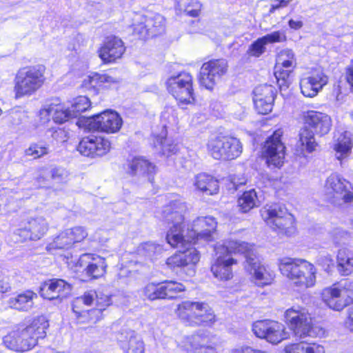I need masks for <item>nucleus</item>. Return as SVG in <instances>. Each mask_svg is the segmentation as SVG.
<instances>
[{"label":"nucleus","mask_w":353,"mask_h":353,"mask_svg":"<svg viewBox=\"0 0 353 353\" xmlns=\"http://www.w3.org/2000/svg\"><path fill=\"white\" fill-rule=\"evenodd\" d=\"M73 245L83 241L88 236L86 229L81 226H76L67 229Z\"/></svg>","instance_id":"nucleus-52"},{"label":"nucleus","mask_w":353,"mask_h":353,"mask_svg":"<svg viewBox=\"0 0 353 353\" xmlns=\"http://www.w3.org/2000/svg\"><path fill=\"white\" fill-rule=\"evenodd\" d=\"M292 71L293 70L285 69L282 67L280 68V66H276V69L274 72V75L276 79H292L290 75Z\"/></svg>","instance_id":"nucleus-59"},{"label":"nucleus","mask_w":353,"mask_h":353,"mask_svg":"<svg viewBox=\"0 0 353 353\" xmlns=\"http://www.w3.org/2000/svg\"><path fill=\"white\" fill-rule=\"evenodd\" d=\"M125 50L123 41L117 37L106 38L99 50V56L104 63H112L120 59Z\"/></svg>","instance_id":"nucleus-25"},{"label":"nucleus","mask_w":353,"mask_h":353,"mask_svg":"<svg viewBox=\"0 0 353 353\" xmlns=\"http://www.w3.org/2000/svg\"><path fill=\"white\" fill-rule=\"evenodd\" d=\"M327 82V78L322 72H317L311 76L305 77L300 81L301 92L305 97H313Z\"/></svg>","instance_id":"nucleus-30"},{"label":"nucleus","mask_w":353,"mask_h":353,"mask_svg":"<svg viewBox=\"0 0 353 353\" xmlns=\"http://www.w3.org/2000/svg\"><path fill=\"white\" fill-rule=\"evenodd\" d=\"M346 324L349 329L353 332V306L349 309V315Z\"/></svg>","instance_id":"nucleus-64"},{"label":"nucleus","mask_w":353,"mask_h":353,"mask_svg":"<svg viewBox=\"0 0 353 353\" xmlns=\"http://www.w3.org/2000/svg\"><path fill=\"white\" fill-rule=\"evenodd\" d=\"M262 38L266 45L268 43H281L286 41L285 34L281 30L274 31L262 37Z\"/></svg>","instance_id":"nucleus-55"},{"label":"nucleus","mask_w":353,"mask_h":353,"mask_svg":"<svg viewBox=\"0 0 353 353\" xmlns=\"http://www.w3.org/2000/svg\"><path fill=\"white\" fill-rule=\"evenodd\" d=\"M189 350L192 353H216L208 333L196 334L187 338Z\"/></svg>","instance_id":"nucleus-32"},{"label":"nucleus","mask_w":353,"mask_h":353,"mask_svg":"<svg viewBox=\"0 0 353 353\" xmlns=\"http://www.w3.org/2000/svg\"><path fill=\"white\" fill-rule=\"evenodd\" d=\"M276 89L271 85H260L253 90V102L259 114H266L272 110Z\"/></svg>","instance_id":"nucleus-20"},{"label":"nucleus","mask_w":353,"mask_h":353,"mask_svg":"<svg viewBox=\"0 0 353 353\" xmlns=\"http://www.w3.org/2000/svg\"><path fill=\"white\" fill-rule=\"evenodd\" d=\"M188 210L186 203L181 199L171 201L162 208L161 215L163 221L172 225L184 224V214Z\"/></svg>","instance_id":"nucleus-24"},{"label":"nucleus","mask_w":353,"mask_h":353,"mask_svg":"<svg viewBox=\"0 0 353 353\" xmlns=\"http://www.w3.org/2000/svg\"><path fill=\"white\" fill-rule=\"evenodd\" d=\"M345 79L353 90V59L346 68Z\"/></svg>","instance_id":"nucleus-60"},{"label":"nucleus","mask_w":353,"mask_h":353,"mask_svg":"<svg viewBox=\"0 0 353 353\" xmlns=\"http://www.w3.org/2000/svg\"><path fill=\"white\" fill-rule=\"evenodd\" d=\"M264 221L279 234L291 236L295 232L294 219L278 204L265 206L261 211Z\"/></svg>","instance_id":"nucleus-8"},{"label":"nucleus","mask_w":353,"mask_h":353,"mask_svg":"<svg viewBox=\"0 0 353 353\" xmlns=\"http://www.w3.org/2000/svg\"><path fill=\"white\" fill-rule=\"evenodd\" d=\"M49 171L46 169H41L39 171L35 181L39 188H48L50 186Z\"/></svg>","instance_id":"nucleus-56"},{"label":"nucleus","mask_w":353,"mask_h":353,"mask_svg":"<svg viewBox=\"0 0 353 353\" xmlns=\"http://www.w3.org/2000/svg\"><path fill=\"white\" fill-rule=\"evenodd\" d=\"M72 290L71 284L59 279L46 281L40 286L41 296L50 300L67 298L71 295Z\"/></svg>","instance_id":"nucleus-22"},{"label":"nucleus","mask_w":353,"mask_h":353,"mask_svg":"<svg viewBox=\"0 0 353 353\" xmlns=\"http://www.w3.org/2000/svg\"><path fill=\"white\" fill-rule=\"evenodd\" d=\"M49 229V224L42 216L30 218L23 228L17 229L14 235L19 241L39 240L43 236Z\"/></svg>","instance_id":"nucleus-19"},{"label":"nucleus","mask_w":353,"mask_h":353,"mask_svg":"<svg viewBox=\"0 0 353 353\" xmlns=\"http://www.w3.org/2000/svg\"><path fill=\"white\" fill-rule=\"evenodd\" d=\"M285 351L286 353H325L322 345L304 341L286 345Z\"/></svg>","instance_id":"nucleus-39"},{"label":"nucleus","mask_w":353,"mask_h":353,"mask_svg":"<svg viewBox=\"0 0 353 353\" xmlns=\"http://www.w3.org/2000/svg\"><path fill=\"white\" fill-rule=\"evenodd\" d=\"M281 274L301 288L315 285L316 269L314 265L300 259H283L279 263Z\"/></svg>","instance_id":"nucleus-3"},{"label":"nucleus","mask_w":353,"mask_h":353,"mask_svg":"<svg viewBox=\"0 0 353 353\" xmlns=\"http://www.w3.org/2000/svg\"><path fill=\"white\" fill-rule=\"evenodd\" d=\"M202 66H205L206 70L211 72L212 76H215L219 79L222 75L225 74L228 68L227 61L223 59L210 60L204 63Z\"/></svg>","instance_id":"nucleus-46"},{"label":"nucleus","mask_w":353,"mask_h":353,"mask_svg":"<svg viewBox=\"0 0 353 353\" xmlns=\"http://www.w3.org/2000/svg\"><path fill=\"white\" fill-rule=\"evenodd\" d=\"M338 270L343 276H347L353 271V252L348 249L342 248L337 254Z\"/></svg>","instance_id":"nucleus-38"},{"label":"nucleus","mask_w":353,"mask_h":353,"mask_svg":"<svg viewBox=\"0 0 353 353\" xmlns=\"http://www.w3.org/2000/svg\"><path fill=\"white\" fill-rule=\"evenodd\" d=\"M90 107L89 99L85 96H79L75 98L70 107L72 116L74 118L79 117L81 112H85Z\"/></svg>","instance_id":"nucleus-47"},{"label":"nucleus","mask_w":353,"mask_h":353,"mask_svg":"<svg viewBox=\"0 0 353 353\" xmlns=\"http://www.w3.org/2000/svg\"><path fill=\"white\" fill-rule=\"evenodd\" d=\"M254 334L271 343H279L288 338V333L282 323L268 319L257 321L252 325Z\"/></svg>","instance_id":"nucleus-15"},{"label":"nucleus","mask_w":353,"mask_h":353,"mask_svg":"<svg viewBox=\"0 0 353 353\" xmlns=\"http://www.w3.org/2000/svg\"><path fill=\"white\" fill-rule=\"evenodd\" d=\"M265 46L263 38L260 37L249 46L247 52L251 57H259L265 52Z\"/></svg>","instance_id":"nucleus-51"},{"label":"nucleus","mask_w":353,"mask_h":353,"mask_svg":"<svg viewBox=\"0 0 353 353\" xmlns=\"http://www.w3.org/2000/svg\"><path fill=\"white\" fill-rule=\"evenodd\" d=\"M110 143L102 137L90 135L83 137L78 144L77 150L85 157L95 158L107 154Z\"/></svg>","instance_id":"nucleus-18"},{"label":"nucleus","mask_w":353,"mask_h":353,"mask_svg":"<svg viewBox=\"0 0 353 353\" xmlns=\"http://www.w3.org/2000/svg\"><path fill=\"white\" fill-rule=\"evenodd\" d=\"M49 174L52 181L58 183H65L68 178L67 170L61 168H54L49 171Z\"/></svg>","instance_id":"nucleus-54"},{"label":"nucleus","mask_w":353,"mask_h":353,"mask_svg":"<svg viewBox=\"0 0 353 353\" xmlns=\"http://www.w3.org/2000/svg\"><path fill=\"white\" fill-rule=\"evenodd\" d=\"M258 205L259 199L254 189L244 192L238 199L239 210L244 213L249 212Z\"/></svg>","instance_id":"nucleus-41"},{"label":"nucleus","mask_w":353,"mask_h":353,"mask_svg":"<svg viewBox=\"0 0 353 353\" xmlns=\"http://www.w3.org/2000/svg\"><path fill=\"white\" fill-rule=\"evenodd\" d=\"M37 294L32 290H26L8 301L9 305L19 311H28L34 305V300L37 299Z\"/></svg>","instance_id":"nucleus-35"},{"label":"nucleus","mask_w":353,"mask_h":353,"mask_svg":"<svg viewBox=\"0 0 353 353\" xmlns=\"http://www.w3.org/2000/svg\"><path fill=\"white\" fill-rule=\"evenodd\" d=\"M282 134V130H277L265 142L264 154L269 165L281 167L283 164L285 153V146L281 141Z\"/></svg>","instance_id":"nucleus-17"},{"label":"nucleus","mask_w":353,"mask_h":353,"mask_svg":"<svg viewBox=\"0 0 353 353\" xmlns=\"http://www.w3.org/2000/svg\"><path fill=\"white\" fill-rule=\"evenodd\" d=\"M45 68L42 65L28 66L19 69L14 79L15 98L30 96L44 83Z\"/></svg>","instance_id":"nucleus-4"},{"label":"nucleus","mask_w":353,"mask_h":353,"mask_svg":"<svg viewBox=\"0 0 353 353\" xmlns=\"http://www.w3.org/2000/svg\"><path fill=\"white\" fill-rule=\"evenodd\" d=\"M176 314L191 325H212L216 321L214 311L204 302L183 301L178 305Z\"/></svg>","instance_id":"nucleus-5"},{"label":"nucleus","mask_w":353,"mask_h":353,"mask_svg":"<svg viewBox=\"0 0 353 353\" xmlns=\"http://www.w3.org/2000/svg\"><path fill=\"white\" fill-rule=\"evenodd\" d=\"M244 253L245 269L251 275L252 281L259 287L271 285L274 279V273L268 267L262 265L254 253V246Z\"/></svg>","instance_id":"nucleus-13"},{"label":"nucleus","mask_w":353,"mask_h":353,"mask_svg":"<svg viewBox=\"0 0 353 353\" xmlns=\"http://www.w3.org/2000/svg\"><path fill=\"white\" fill-rule=\"evenodd\" d=\"M285 69L294 70L296 65L294 53L292 50H282L277 56V65Z\"/></svg>","instance_id":"nucleus-45"},{"label":"nucleus","mask_w":353,"mask_h":353,"mask_svg":"<svg viewBox=\"0 0 353 353\" xmlns=\"http://www.w3.org/2000/svg\"><path fill=\"white\" fill-rule=\"evenodd\" d=\"M334 139V150L336 152V157L339 160H342L346 158L351 152L352 148L351 133L339 130L335 132Z\"/></svg>","instance_id":"nucleus-34"},{"label":"nucleus","mask_w":353,"mask_h":353,"mask_svg":"<svg viewBox=\"0 0 353 353\" xmlns=\"http://www.w3.org/2000/svg\"><path fill=\"white\" fill-rule=\"evenodd\" d=\"M72 245V241L66 229L61 232L53 241L48 245L47 248L49 250L54 249H68Z\"/></svg>","instance_id":"nucleus-44"},{"label":"nucleus","mask_w":353,"mask_h":353,"mask_svg":"<svg viewBox=\"0 0 353 353\" xmlns=\"http://www.w3.org/2000/svg\"><path fill=\"white\" fill-rule=\"evenodd\" d=\"M48 148L34 143L26 150V155L32 157L34 159L39 158L48 153Z\"/></svg>","instance_id":"nucleus-53"},{"label":"nucleus","mask_w":353,"mask_h":353,"mask_svg":"<svg viewBox=\"0 0 353 353\" xmlns=\"http://www.w3.org/2000/svg\"><path fill=\"white\" fill-rule=\"evenodd\" d=\"M196 188L209 195L216 194L219 190V182L211 175L201 173L195 177Z\"/></svg>","instance_id":"nucleus-37"},{"label":"nucleus","mask_w":353,"mask_h":353,"mask_svg":"<svg viewBox=\"0 0 353 353\" xmlns=\"http://www.w3.org/2000/svg\"><path fill=\"white\" fill-rule=\"evenodd\" d=\"M165 18L158 13L137 15L132 24L133 32L142 39L153 37L164 31Z\"/></svg>","instance_id":"nucleus-12"},{"label":"nucleus","mask_w":353,"mask_h":353,"mask_svg":"<svg viewBox=\"0 0 353 353\" xmlns=\"http://www.w3.org/2000/svg\"><path fill=\"white\" fill-rule=\"evenodd\" d=\"M192 76L186 72L174 74L165 81L166 88L180 104H191L194 101Z\"/></svg>","instance_id":"nucleus-10"},{"label":"nucleus","mask_w":353,"mask_h":353,"mask_svg":"<svg viewBox=\"0 0 353 353\" xmlns=\"http://www.w3.org/2000/svg\"><path fill=\"white\" fill-rule=\"evenodd\" d=\"M219 80L215 76L206 70L205 66H201L200 70L199 83L208 90H212Z\"/></svg>","instance_id":"nucleus-49"},{"label":"nucleus","mask_w":353,"mask_h":353,"mask_svg":"<svg viewBox=\"0 0 353 353\" xmlns=\"http://www.w3.org/2000/svg\"><path fill=\"white\" fill-rule=\"evenodd\" d=\"M251 250L249 243L237 241L229 240L223 245H217L214 248L216 260L212 264L211 271L216 279L228 281L232 278L231 266L236 261L230 256L232 253L243 254Z\"/></svg>","instance_id":"nucleus-2"},{"label":"nucleus","mask_w":353,"mask_h":353,"mask_svg":"<svg viewBox=\"0 0 353 353\" xmlns=\"http://www.w3.org/2000/svg\"><path fill=\"white\" fill-rule=\"evenodd\" d=\"M276 80L281 90H283L288 89L292 81V79H276Z\"/></svg>","instance_id":"nucleus-63"},{"label":"nucleus","mask_w":353,"mask_h":353,"mask_svg":"<svg viewBox=\"0 0 353 353\" xmlns=\"http://www.w3.org/2000/svg\"><path fill=\"white\" fill-rule=\"evenodd\" d=\"M122 123V119L117 112L108 110L94 115L92 118L90 125L97 130L114 133L119 130Z\"/></svg>","instance_id":"nucleus-21"},{"label":"nucleus","mask_w":353,"mask_h":353,"mask_svg":"<svg viewBox=\"0 0 353 353\" xmlns=\"http://www.w3.org/2000/svg\"><path fill=\"white\" fill-rule=\"evenodd\" d=\"M40 116L42 119H48L52 116L53 121L57 123H63L74 118L71 114L69 108H65L61 104H50L40 110Z\"/></svg>","instance_id":"nucleus-33"},{"label":"nucleus","mask_w":353,"mask_h":353,"mask_svg":"<svg viewBox=\"0 0 353 353\" xmlns=\"http://www.w3.org/2000/svg\"><path fill=\"white\" fill-rule=\"evenodd\" d=\"M163 251V248L152 242H147L141 245L139 252L143 255L149 258H153L155 256L161 254Z\"/></svg>","instance_id":"nucleus-50"},{"label":"nucleus","mask_w":353,"mask_h":353,"mask_svg":"<svg viewBox=\"0 0 353 353\" xmlns=\"http://www.w3.org/2000/svg\"><path fill=\"white\" fill-rule=\"evenodd\" d=\"M83 303L87 306L95 305V308L90 311V315L96 316L94 322L99 321L102 311L105 310L111 303V299L107 294L101 292H97L94 290H89L85 292L83 295L77 298L73 303V311L76 313H79L76 310L80 305Z\"/></svg>","instance_id":"nucleus-16"},{"label":"nucleus","mask_w":353,"mask_h":353,"mask_svg":"<svg viewBox=\"0 0 353 353\" xmlns=\"http://www.w3.org/2000/svg\"><path fill=\"white\" fill-rule=\"evenodd\" d=\"M325 191L330 203L341 206L353 201L351 183L337 173L331 174L325 182Z\"/></svg>","instance_id":"nucleus-9"},{"label":"nucleus","mask_w":353,"mask_h":353,"mask_svg":"<svg viewBox=\"0 0 353 353\" xmlns=\"http://www.w3.org/2000/svg\"><path fill=\"white\" fill-rule=\"evenodd\" d=\"M285 316L290 329L297 337H316L324 334L322 328L313 326L311 315L305 308L292 307L285 311Z\"/></svg>","instance_id":"nucleus-6"},{"label":"nucleus","mask_w":353,"mask_h":353,"mask_svg":"<svg viewBox=\"0 0 353 353\" xmlns=\"http://www.w3.org/2000/svg\"><path fill=\"white\" fill-rule=\"evenodd\" d=\"M184 224L181 225H172L170 228L167 232L166 240L167 242L173 248H185L190 243L193 241L190 237V232H188V239L183 234Z\"/></svg>","instance_id":"nucleus-36"},{"label":"nucleus","mask_w":353,"mask_h":353,"mask_svg":"<svg viewBox=\"0 0 353 353\" xmlns=\"http://www.w3.org/2000/svg\"><path fill=\"white\" fill-rule=\"evenodd\" d=\"M200 259L199 252L191 246V243L185 248H179V252L168 258L166 263L172 268L185 267L196 265Z\"/></svg>","instance_id":"nucleus-29"},{"label":"nucleus","mask_w":353,"mask_h":353,"mask_svg":"<svg viewBox=\"0 0 353 353\" xmlns=\"http://www.w3.org/2000/svg\"><path fill=\"white\" fill-rule=\"evenodd\" d=\"M322 300L332 310L341 311L353 303V281L349 279L323 290Z\"/></svg>","instance_id":"nucleus-7"},{"label":"nucleus","mask_w":353,"mask_h":353,"mask_svg":"<svg viewBox=\"0 0 353 353\" xmlns=\"http://www.w3.org/2000/svg\"><path fill=\"white\" fill-rule=\"evenodd\" d=\"M216 225L215 219L212 216L199 217L194 221L192 228L190 231V237L192 241H212Z\"/></svg>","instance_id":"nucleus-26"},{"label":"nucleus","mask_w":353,"mask_h":353,"mask_svg":"<svg viewBox=\"0 0 353 353\" xmlns=\"http://www.w3.org/2000/svg\"><path fill=\"white\" fill-rule=\"evenodd\" d=\"M154 145L157 149L161 150L162 154L168 157L176 153L178 151L176 144L170 143V141L164 139L163 137H156L154 141Z\"/></svg>","instance_id":"nucleus-48"},{"label":"nucleus","mask_w":353,"mask_h":353,"mask_svg":"<svg viewBox=\"0 0 353 353\" xmlns=\"http://www.w3.org/2000/svg\"><path fill=\"white\" fill-rule=\"evenodd\" d=\"M52 132L51 137L54 140L59 143H63L68 139V133L62 128H52L50 130Z\"/></svg>","instance_id":"nucleus-57"},{"label":"nucleus","mask_w":353,"mask_h":353,"mask_svg":"<svg viewBox=\"0 0 353 353\" xmlns=\"http://www.w3.org/2000/svg\"><path fill=\"white\" fill-rule=\"evenodd\" d=\"M305 127L310 128L313 133L323 135L326 134L330 130L332 126V120L327 114L316 112L307 111L303 116Z\"/></svg>","instance_id":"nucleus-27"},{"label":"nucleus","mask_w":353,"mask_h":353,"mask_svg":"<svg viewBox=\"0 0 353 353\" xmlns=\"http://www.w3.org/2000/svg\"><path fill=\"white\" fill-rule=\"evenodd\" d=\"M117 339L125 353H144V342L135 331L121 329L117 334Z\"/></svg>","instance_id":"nucleus-23"},{"label":"nucleus","mask_w":353,"mask_h":353,"mask_svg":"<svg viewBox=\"0 0 353 353\" xmlns=\"http://www.w3.org/2000/svg\"><path fill=\"white\" fill-rule=\"evenodd\" d=\"M185 290V287L174 281H165L161 283H149L141 290L142 295L150 301L158 299H172L179 292Z\"/></svg>","instance_id":"nucleus-14"},{"label":"nucleus","mask_w":353,"mask_h":353,"mask_svg":"<svg viewBox=\"0 0 353 353\" xmlns=\"http://www.w3.org/2000/svg\"><path fill=\"white\" fill-rule=\"evenodd\" d=\"M48 325L44 316H38L26 327L6 335L3 338V343L8 348L14 351H28L37 345L39 339L46 336Z\"/></svg>","instance_id":"nucleus-1"},{"label":"nucleus","mask_w":353,"mask_h":353,"mask_svg":"<svg viewBox=\"0 0 353 353\" xmlns=\"http://www.w3.org/2000/svg\"><path fill=\"white\" fill-rule=\"evenodd\" d=\"M292 0H274L272 1L269 14L274 13L276 10L286 8Z\"/></svg>","instance_id":"nucleus-58"},{"label":"nucleus","mask_w":353,"mask_h":353,"mask_svg":"<svg viewBox=\"0 0 353 353\" xmlns=\"http://www.w3.org/2000/svg\"><path fill=\"white\" fill-rule=\"evenodd\" d=\"M208 150L215 159L232 160L242 153L243 146L234 137H218L210 139L208 143Z\"/></svg>","instance_id":"nucleus-11"},{"label":"nucleus","mask_w":353,"mask_h":353,"mask_svg":"<svg viewBox=\"0 0 353 353\" xmlns=\"http://www.w3.org/2000/svg\"><path fill=\"white\" fill-rule=\"evenodd\" d=\"M155 166L148 160L135 158L130 164V173L132 175H143L154 172Z\"/></svg>","instance_id":"nucleus-42"},{"label":"nucleus","mask_w":353,"mask_h":353,"mask_svg":"<svg viewBox=\"0 0 353 353\" xmlns=\"http://www.w3.org/2000/svg\"><path fill=\"white\" fill-rule=\"evenodd\" d=\"M263 351L253 349L251 347H241L236 348L232 351V353H263Z\"/></svg>","instance_id":"nucleus-61"},{"label":"nucleus","mask_w":353,"mask_h":353,"mask_svg":"<svg viewBox=\"0 0 353 353\" xmlns=\"http://www.w3.org/2000/svg\"><path fill=\"white\" fill-rule=\"evenodd\" d=\"M177 6L180 11L192 17H198L202 8L199 0H179Z\"/></svg>","instance_id":"nucleus-43"},{"label":"nucleus","mask_w":353,"mask_h":353,"mask_svg":"<svg viewBox=\"0 0 353 353\" xmlns=\"http://www.w3.org/2000/svg\"><path fill=\"white\" fill-rule=\"evenodd\" d=\"M116 80L107 74L93 73L84 79L83 86L87 89L96 88L104 83H115Z\"/></svg>","instance_id":"nucleus-40"},{"label":"nucleus","mask_w":353,"mask_h":353,"mask_svg":"<svg viewBox=\"0 0 353 353\" xmlns=\"http://www.w3.org/2000/svg\"><path fill=\"white\" fill-rule=\"evenodd\" d=\"M318 143L314 133L307 128H303L299 133V139L294 146V154L301 157H307L308 154L316 151Z\"/></svg>","instance_id":"nucleus-31"},{"label":"nucleus","mask_w":353,"mask_h":353,"mask_svg":"<svg viewBox=\"0 0 353 353\" xmlns=\"http://www.w3.org/2000/svg\"><path fill=\"white\" fill-rule=\"evenodd\" d=\"M78 263L83 266L86 265L84 272L92 279H98L104 275L107 264L104 258L92 254H84L79 259Z\"/></svg>","instance_id":"nucleus-28"},{"label":"nucleus","mask_w":353,"mask_h":353,"mask_svg":"<svg viewBox=\"0 0 353 353\" xmlns=\"http://www.w3.org/2000/svg\"><path fill=\"white\" fill-rule=\"evenodd\" d=\"M10 289L11 286L7 279L0 280V294L10 291Z\"/></svg>","instance_id":"nucleus-62"}]
</instances>
